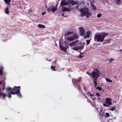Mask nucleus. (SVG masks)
I'll list each match as a JSON object with an SVG mask.
<instances>
[{
  "label": "nucleus",
  "instance_id": "0eeeda50",
  "mask_svg": "<svg viewBox=\"0 0 122 122\" xmlns=\"http://www.w3.org/2000/svg\"><path fill=\"white\" fill-rule=\"evenodd\" d=\"M79 35L82 36L85 35V29L82 27H80L79 28Z\"/></svg>",
  "mask_w": 122,
  "mask_h": 122
},
{
  "label": "nucleus",
  "instance_id": "6ab92c4d",
  "mask_svg": "<svg viewBox=\"0 0 122 122\" xmlns=\"http://www.w3.org/2000/svg\"><path fill=\"white\" fill-rule=\"evenodd\" d=\"M5 3L9 5H10L9 2L11 1V0H4Z\"/></svg>",
  "mask_w": 122,
  "mask_h": 122
},
{
  "label": "nucleus",
  "instance_id": "cd10ccee",
  "mask_svg": "<svg viewBox=\"0 0 122 122\" xmlns=\"http://www.w3.org/2000/svg\"><path fill=\"white\" fill-rule=\"evenodd\" d=\"M110 40H108L106 41V43H110Z\"/></svg>",
  "mask_w": 122,
  "mask_h": 122
},
{
  "label": "nucleus",
  "instance_id": "423d86ee",
  "mask_svg": "<svg viewBox=\"0 0 122 122\" xmlns=\"http://www.w3.org/2000/svg\"><path fill=\"white\" fill-rule=\"evenodd\" d=\"M78 35L75 34L71 36L67 37V40L69 41H72L78 38Z\"/></svg>",
  "mask_w": 122,
  "mask_h": 122
},
{
  "label": "nucleus",
  "instance_id": "49530a36",
  "mask_svg": "<svg viewBox=\"0 0 122 122\" xmlns=\"http://www.w3.org/2000/svg\"><path fill=\"white\" fill-rule=\"evenodd\" d=\"M64 13H62V16H64Z\"/></svg>",
  "mask_w": 122,
  "mask_h": 122
},
{
  "label": "nucleus",
  "instance_id": "58836bf2",
  "mask_svg": "<svg viewBox=\"0 0 122 122\" xmlns=\"http://www.w3.org/2000/svg\"><path fill=\"white\" fill-rule=\"evenodd\" d=\"M86 73L89 75H91V74L90 73L88 72H86Z\"/></svg>",
  "mask_w": 122,
  "mask_h": 122
},
{
  "label": "nucleus",
  "instance_id": "c756f323",
  "mask_svg": "<svg viewBox=\"0 0 122 122\" xmlns=\"http://www.w3.org/2000/svg\"><path fill=\"white\" fill-rule=\"evenodd\" d=\"M72 81L74 84L76 83H77V81L75 80L74 79L72 80Z\"/></svg>",
  "mask_w": 122,
  "mask_h": 122
},
{
  "label": "nucleus",
  "instance_id": "2f4dec72",
  "mask_svg": "<svg viewBox=\"0 0 122 122\" xmlns=\"http://www.w3.org/2000/svg\"><path fill=\"white\" fill-rule=\"evenodd\" d=\"M106 103H104L103 104V106H107V107H109V105H107V104H106Z\"/></svg>",
  "mask_w": 122,
  "mask_h": 122
},
{
  "label": "nucleus",
  "instance_id": "f257e3e1",
  "mask_svg": "<svg viewBox=\"0 0 122 122\" xmlns=\"http://www.w3.org/2000/svg\"><path fill=\"white\" fill-rule=\"evenodd\" d=\"M108 35L107 33L104 32L96 34L94 36V40L96 42H102L104 41L105 37Z\"/></svg>",
  "mask_w": 122,
  "mask_h": 122
},
{
  "label": "nucleus",
  "instance_id": "2eb2a0df",
  "mask_svg": "<svg viewBox=\"0 0 122 122\" xmlns=\"http://www.w3.org/2000/svg\"><path fill=\"white\" fill-rule=\"evenodd\" d=\"M0 95H2V98L4 99L5 97L6 96V94L4 93L0 92Z\"/></svg>",
  "mask_w": 122,
  "mask_h": 122
},
{
  "label": "nucleus",
  "instance_id": "37998d69",
  "mask_svg": "<svg viewBox=\"0 0 122 122\" xmlns=\"http://www.w3.org/2000/svg\"><path fill=\"white\" fill-rule=\"evenodd\" d=\"M46 14V13L45 12H44L42 13V15H44V14Z\"/></svg>",
  "mask_w": 122,
  "mask_h": 122
},
{
  "label": "nucleus",
  "instance_id": "8fccbe9b",
  "mask_svg": "<svg viewBox=\"0 0 122 122\" xmlns=\"http://www.w3.org/2000/svg\"><path fill=\"white\" fill-rule=\"evenodd\" d=\"M98 98V99H100V97H99V98Z\"/></svg>",
  "mask_w": 122,
  "mask_h": 122
},
{
  "label": "nucleus",
  "instance_id": "a19ab883",
  "mask_svg": "<svg viewBox=\"0 0 122 122\" xmlns=\"http://www.w3.org/2000/svg\"><path fill=\"white\" fill-rule=\"evenodd\" d=\"M78 6H77L75 8L77 10H78Z\"/></svg>",
  "mask_w": 122,
  "mask_h": 122
},
{
  "label": "nucleus",
  "instance_id": "5fc2aeb1",
  "mask_svg": "<svg viewBox=\"0 0 122 122\" xmlns=\"http://www.w3.org/2000/svg\"><path fill=\"white\" fill-rule=\"evenodd\" d=\"M115 77V78H116V76H115V77Z\"/></svg>",
  "mask_w": 122,
  "mask_h": 122
},
{
  "label": "nucleus",
  "instance_id": "7c9ffc66",
  "mask_svg": "<svg viewBox=\"0 0 122 122\" xmlns=\"http://www.w3.org/2000/svg\"><path fill=\"white\" fill-rule=\"evenodd\" d=\"M51 68H52V69L54 71H55L56 70H55V67L52 66H51Z\"/></svg>",
  "mask_w": 122,
  "mask_h": 122
},
{
  "label": "nucleus",
  "instance_id": "393cba45",
  "mask_svg": "<svg viewBox=\"0 0 122 122\" xmlns=\"http://www.w3.org/2000/svg\"><path fill=\"white\" fill-rule=\"evenodd\" d=\"M86 45H88L89 44L90 42V40H86Z\"/></svg>",
  "mask_w": 122,
  "mask_h": 122
},
{
  "label": "nucleus",
  "instance_id": "20e7f679",
  "mask_svg": "<svg viewBox=\"0 0 122 122\" xmlns=\"http://www.w3.org/2000/svg\"><path fill=\"white\" fill-rule=\"evenodd\" d=\"M80 12L82 17L86 16L87 18H89L91 15V14L89 12L88 9L87 8H85L81 9Z\"/></svg>",
  "mask_w": 122,
  "mask_h": 122
},
{
  "label": "nucleus",
  "instance_id": "dca6fc26",
  "mask_svg": "<svg viewBox=\"0 0 122 122\" xmlns=\"http://www.w3.org/2000/svg\"><path fill=\"white\" fill-rule=\"evenodd\" d=\"M91 6L93 10H96V8L95 6L93 5L92 2H91Z\"/></svg>",
  "mask_w": 122,
  "mask_h": 122
},
{
  "label": "nucleus",
  "instance_id": "c03bdc74",
  "mask_svg": "<svg viewBox=\"0 0 122 122\" xmlns=\"http://www.w3.org/2000/svg\"><path fill=\"white\" fill-rule=\"evenodd\" d=\"M3 85H4V87L3 88V90H4V88H5V84H4Z\"/></svg>",
  "mask_w": 122,
  "mask_h": 122
},
{
  "label": "nucleus",
  "instance_id": "a878e982",
  "mask_svg": "<svg viewBox=\"0 0 122 122\" xmlns=\"http://www.w3.org/2000/svg\"><path fill=\"white\" fill-rule=\"evenodd\" d=\"M72 32L71 31H69L66 34V35L68 36V35H69L72 34Z\"/></svg>",
  "mask_w": 122,
  "mask_h": 122
},
{
  "label": "nucleus",
  "instance_id": "a211bd4d",
  "mask_svg": "<svg viewBox=\"0 0 122 122\" xmlns=\"http://www.w3.org/2000/svg\"><path fill=\"white\" fill-rule=\"evenodd\" d=\"M3 68L2 66L0 67V75H1L2 73V70ZM1 89V88H0V90Z\"/></svg>",
  "mask_w": 122,
  "mask_h": 122
},
{
  "label": "nucleus",
  "instance_id": "a18cd8bd",
  "mask_svg": "<svg viewBox=\"0 0 122 122\" xmlns=\"http://www.w3.org/2000/svg\"><path fill=\"white\" fill-rule=\"evenodd\" d=\"M103 1L105 2H108V0H103Z\"/></svg>",
  "mask_w": 122,
  "mask_h": 122
},
{
  "label": "nucleus",
  "instance_id": "412c9836",
  "mask_svg": "<svg viewBox=\"0 0 122 122\" xmlns=\"http://www.w3.org/2000/svg\"><path fill=\"white\" fill-rule=\"evenodd\" d=\"M11 89V87H6L5 88V89L6 90V91L8 92Z\"/></svg>",
  "mask_w": 122,
  "mask_h": 122
},
{
  "label": "nucleus",
  "instance_id": "473e14b6",
  "mask_svg": "<svg viewBox=\"0 0 122 122\" xmlns=\"http://www.w3.org/2000/svg\"><path fill=\"white\" fill-rule=\"evenodd\" d=\"M115 107H112L110 109V110L113 111L115 109Z\"/></svg>",
  "mask_w": 122,
  "mask_h": 122
},
{
  "label": "nucleus",
  "instance_id": "f8f14e48",
  "mask_svg": "<svg viewBox=\"0 0 122 122\" xmlns=\"http://www.w3.org/2000/svg\"><path fill=\"white\" fill-rule=\"evenodd\" d=\"M114 2L117 4H120L121 3V0H113Z\"/></svg>",
  "mask_w": 122,
  "mask_h": 122
},
{
  "label": "nucleus",
  "instance_id": "4be33fe9",
  "mask_svg": "<svg viewBox=\"0 0 122 122\" xmlns=\"http://www.w3.org/2000/svg\"><path fill=\"white\" fill-rule=\"evenodd\" d=\"M5 12L6 14H8L9 13L8 10L7 8H6L5 9Z\"/></svg>",
  "mask_w": 122,
  "mask_h": 122
},
{
  "label": "nucleus",
  "instance_id": "39448f33",
  "mask_svg": "<svg viewBox=\"0 0 122 122\" xmlns=\"http://www.w3.org/2000/svg\"><path fill=\"white\" fill-rule=\"evenodd\" d=\"M100 73L98 70L96 69L92 73V75L91 76L93 78H97L100 76Z\"/></svg>",
  "mask_w": 122,
  "mask_h": 122
},
{
  "label": "nucleus",
  "instance_id": "5701e85b",
  "mask_svg": "<svg viewBox=\"0 0 122 122\" xmlns=\"http://www.w3.org/2000/svg\"><path fill=\"white\" fill-rule=\"evenodd\" d=\"M81 42L80 41H78H78L77 42V43L76 44H77L78 45H81Z\"/></svg>",
  "mask_w": 122,
  "mask_h": 122
},
{
  "label": "nucleus",
  "instance_id": "f03ea898",
  "mask_svg": "<svg viewBox=\"0 0 122 122\" xmlns=\"http://www.w3.org/2000/svg\"><path fill=\"white\" fill-rule=\"evenodd\" d=\"M15 87L17 89L14 88H12V90H11L10 92L9 93V95L7 96V97L9 98H10L11 97L10 94L14 95L16 94L19 97H21V95L20 93V86H15L14 88Z\"/></svg>",
  "mask_w": 122,
  "mask_h": 122
},
{
  "label": "nucleus",
  "instance_id": "9d476101",
  "mask_svg": "<svg viewBox=\"0 0 122 122\" xmlns=\"http://www.w3.org/2000/svg\"><path fill=\"white\" fill-rule=\"evenodd\" d=\"M112 99L108 98H107L106 99L105 103L109 105H111L112 104V102L111 101Z\"/></svg>",
  "mask_w": 122,
  "mask_h": 122
},
{
  "label": "nucleus",
  "instance_id": "3c124183",
  "mask_svg": "<svg viewBox=\"0 0 122 122\" xmlns=\"http://www.w3.org/2000/svg\"><path fill=\"white\" fill-rule=\"evenodd\" d=\"M96 99V98L94 97V98H93V100H94L95 99Z\"/></svg>",
  "mask_w": 122,
  "mask_h": 122
},
{
  "label": "nucleus",
  "instance_id": "72a5a7b5",
  "mask_svg": "<svg viewBox=\"0 0 122 122\" xmlns=\"http://www.w3.org/2000/svg\"><path fill=\"white\" fill-rule=\"evenodd\" d=\"M93 81L94 83V85H96L97 84V82L96 81H95L94 80H93Z\"/></svg>",
  "mask_w": 122,
  "mask_h": 122
},
{
  "label": "nucleus",
  "instance_id": "ea45409f",
  "mask_svg": "<svg viewBox=\"0 0 122 122\" xmlns=\"http://www.w3.org/2000/svg\"><path fill=\"white\" fill-rule=\"evenodd\" d=\"M94 96V95H93V94H92V93H90V95H89V96L92 97V96Z\"/></svg>",
  "mask_w": 122,
  "mask_h": 122
},
{
  "label": "nucleus",
  "instance_id": "aec40b11",
  "mask_svg": "<svg viewBox=\"0 0 122 122\" xmlns=\"http://www.w3.org/2000/svg\"><path fill=\"white\" fill-rule=\"evenodd\" d=\"M106 81L109 82H112V80H111L107 78H106Z\"/></svg>",
  "mask_w": 122,
  "mask_h": 122
},
{
  "label": "nucleus",
  "instance_id": "e433bc0d",
  "mask_svg": "<svg viewBox=\"0 0 122 122\" xmlns=\"http://www.w3.org/2000/svg\"><path fill=\"white\" fill-rule=\"evenodd\" d=\"M96 94L97 96L98 97L100 96V94L99 93H96Z\"/></svg>",
  "mask_w": 122,
  "mask_h": 122
},
{
  "label": "nucleus",
  "instance_id": "c85d7f7f",
  "mask_svg": "<svg viewBox=\"0 0 122 122\" xmlns=\"http://www.w3.org/2000/svg\"><path fill=\"white\" fill-rule=\"evenodd\" d=\"M97 89L98 90H99V91H100L102 89V88L101 87H98L97 88Z\"/></svg>",
  "mask_w": 122,
  "mask_h": 122
},
{
  "label": "nucleus",
  "instance_id": "864d4df0",
  "mask_svg": "<svg viewBox=\"0 0 122 122\" xmlns=\"http://www.w3.org/2000/svg\"><path fill=\"white\" fill-rule=\"evenodd\" d=\"M92 2H94V1H93Z\"/></svg>",
  "mask_w": 122,
  "mask_h": 122
},
{
  "label": "nucleus",
  "instance_id": "f704fd0d",
  "mask_svg": "<svg viewBox=\"0 0 122 122\" xmlns=\"http://www.w3.org/2000/svg\"><path fill=\"white\" fill-rule=\"evenodd\" d=\"M110 60V62H112L114 60V59H109Z\"/></svg>",
  "mask_w": 122,
  "mask_h": 122
},
{
  "label": "nucleus",
  "instance_id": "6e6d98bb",
  "mask_svg": "<svg viewBox=\"0 0 122 122\" xmlns=\"http://www.w3.org/2000/svg\"><path fill=\"white\" fill-rule=\"evenodd\" d=\"M86 97L87 98V97H86Z\"/></svg>",
  "mask_w": 122,
  "mask_h": 122
},
{
  "label": "nucleus",
  "instance_id": "de8ad7c7",
  "mask_svg": "<svg viewBox=\"0 0 122 122\" xmlns=\"http://www.w3.org/2000/svg\"><path fill=\"white\" fill-rule=\"evenodd\" d=\"M122 51V50L121 49H120L119 51Z\"/></svg>",
  "mask_w": 122,
  "mask_h": 122
},
{
  "label": "nucleus",
  "instance_id": "4c0bfd02",
  "mask_svg": "<svg viewBox=\"0 0 122 122\" xmlns=\"http://www.w3.org/2000/svg\"><path fill=\"white\" fill-rule=\"evenodd\" d=\"M90 92H87L86 93V94H87V95H88L89 96V95H90Z\"/></svg>",
  "mask_w": 122,
  "mask_h": 122
},
{
  "label": "nucleus",
  "instance_id": "09e8293b",
  "mask_svg": "<svg viewBox=\"0 0 122 122\" xmlns=\"http://www.w3.org/2000/svg\"><path fill=\"white\" fill-rule=\"evenodd\" d=\"M60 48H62V46H60Z\"/></svg>",
  "mask_w": 122,
  "mask_h": 122
},
{
  "label": "nucleus",
  "instance_id": "9b49d317",
  "mask_svg": "<svg viewBox=\"0 0 122 122\" xmlns=\"http://www.w3.org/2000/svg\"><path fill=\"white\" fill-rule=\"evenodd\" d=\"M83 48V46H79L74 47L72 49L75 50H77L79 49H81Z\"/></svg>",
  "mask_w": 122,
  "mask_h": 122
},
{
  "label": "nucleus",
  "instance_id": "7ed1b4c3",
  "mask_svg": "<svg viewBox=\"0 0 122 122\" xmlns=\"http://www.w3.org/2000/svg\"><path fill=\"white\" fill-rule=\"evenodd\" d=\"M79 4L78 1H75L73 0H62L61 3V5L63 6L71 4L72 6L78 4Z\"/></svg>",
  "mask_w": 122,
  "mask_h": 122
},
{
  "label": "nucleus",
  "instance_id": "c9c22d12",
  "mask_svg": "<svg viewBox=\"0 0 122 122\" xmlns=\"http://www.w3.org/2000/svg\"><path fill=\"white\" fill-rule=\"evenodd\" d=\"M83 56H81V55H80L79 56H78L77 57L78 58H81L82 57H83Z\"/></svg>",
  "mask_w": 122,
  "mask_h": 122
},
{
  "label": "nucleus",
  "instance_id": "79ce46f5",
  "mask_svg": "<svg viewBox=\"0 0 122 122\" xmlns=\"http://www.w3.org/2000/svg\"><path fill=\"white\" fill-rule=\"evenodd\" d=\"M85 44V42H83V45H81V46H83V47L84 46V45Z\"/></svg>",
  "mask_w": 122,
  "mask_h": 122
},
{
  "label": "nucleus",
  "instance_id": "4468645a",
  "mask_svg": "<svg viewBox=\"0 0 122 122\" xmlns=\"http://www.w3.org/2000/svg\"><path fill=\"white\" fill-rule=\"evenodd\" d=\"M78 41V40H76L75 41H74L72 42L71 43H70L69 45L71 46H75V45L77 43V42Z\"/></svg>",
  "mask_w": 122,
  "mask_h": 122
},
{
  "label": "nucleus",
  "instance_id": "ddd939ff",
  "mask_svg": "<svg viewBox=\"0 0 122 122\" xmlns=\"http://www.w3.org/2000/svg\"><path fill=\"white\" fill-rule=\"evenodd\" d=\"M90 31H87L86 32V36H85L84 37V38L85 39L87 37L88 38L90 36Z\"/></svg>",
  "mask_w": 122,
  "mask_h": 122
},
{
  "label": "nucleus",
  "instance_id": "603ef678",
  "mask_svg": "<svg viewBox=\"0 0 122 122\" xmlns=\"http://www.w3.org/2000/svg\"><path fill=\"white\" fill-rule=\"evenodd\" d=\"M1 82L0 81V84H1Z\"/></svg>",
  "mask_w": 122,
  "mask_h": 122
},
{
  "label": "nucleus",
  "instance_id": "bb28decb",
  "mask_svg": "<svg viewBox=\"0 0 122 122\" xmlns=\"http://www.w3.org/2000/svg\"><path fill=\"white\" fill-rule=\"evenodd\" d=\"M102 15V14H98L97 15V17L98 18L101 17Z\"/></svg>",
  "mask_w": 122,
  "mask_h": 122
},
{
  "label": "nucleus",
  "instance_id": "f3484780",
  "mask_svg": "<svg viewBox=\"0 0 122 122\" xmlns=\"http://www.w3.org/2000/svg\"><path fill=\"white\" fill-rule=\"evenodd\" d=\"M38 26L40 28H45V27L44 25L41 24H39L38 25Z\"/></svg>",
  "mask_w": 122,
  "mask_h": 122
},
{
  "label": "nucleus",
  "instance_id": "1a4fd4ad",
  "mask_svg": "<svg viewBox=\"0 0 122 122\" xmlns=\"http://www.w3.org/2000/svg\"><path fill=\"white\" fill-rule=\"evenodd\" d=\"M73 7L71 6H69L67 8L66 7L62 8V11L64 12L66 11H69L73 9Z\"/></svg>",
  "mask_w": 122,
  "mask_h": 122
},
{
  "label": "nucleus",
  "instance_id": "b1692460",
  "mask_svg": "<svg viewBox=\"0 0 122 122\" xmlns=\"http://www.w3.org/2000/svg\"><path fill=\"white\" fill-rule=\"evenodd\" d=\"M110 115L109 113H106L105 117H109Z\"/></svg>",
  "mask_w": 122,
  "mask_h": 122
},
{
  "label": "nucleus",
  "instance_id": "4d7b16f0",
  "mask_svg": "<svg viewBox=\"0 0 122 122\" xmlns=\"http://www.w3.org/2000/svg\"><path fill=\"white\" fill-rule=\"evenodd\" d=\"M97 79H95L96 80Z\"/></svg>",
  "mask_w": 122,
  "mask_h": 122
},
{
  "label": "nucleus",
  "instance_id": "6e6552de",
  "mask_svg": "<svg viewBox=\"0 0 122 122\" xmlns=\"http://www.w3.org/2000/svg\"><path fill=\"white\" fill-rule=\"evenodd\" d=\"M57 5H56L55 6H52L51 7H50V8H49L47 11H49V12H50V11H51L52 13H54L56 11V9Z\"/></svg>",
  "mask_w": 122,
  "mask_h": 122
}]
</instances>
